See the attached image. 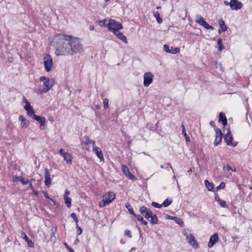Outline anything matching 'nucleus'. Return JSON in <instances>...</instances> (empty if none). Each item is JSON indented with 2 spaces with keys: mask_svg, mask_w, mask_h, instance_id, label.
<instances>
[{
  "mask_svg": "<svg viewBox=\"0 0 252 252\" xmlns=\"http://www.w3.org/2000/svg\"><path fill=\"white\" fill-rule=\"evenodd\" d=\"M52 43L56 44L57 56L72 55L83 51V46L78 38L61 32L55 34Z\"/></svg>",
  "mask_w": 252,
  "mask_h": 252,
  "instance_id": "f257e3e1",
  "label": "nucleus"
},
{
  "mask_svg": "<svg viewBox=\"0 0 252 252\" xmlns=\"http://www.w3.org/2000/svg\"><path fill=\"white\" fill-rule=\"evenodd\" d=\"M39 80L43 82V88L42 89L39 90L40 93H46L48 92L54 86V80L53 79H50L46 76H41Z\"/></svg>",
  "mask_w": 252,
  "mask_h": 252,
  "instance_id": "f03ea898",
  "label": "nucleus"
},
{
  "mask_svg": "<svg viewBox=\"0 0 252 252\" xmlns=\"http://www.w3.org/2000/svg\"><path fill=\"white\" fill-rule=\"evenodd\" d=\"M115 194L114 192L112 191L107 192V194L103 195L102 200L99 202V206L103 207L109 204L115 199Z\"/></svg>",
  "mask_w": 252,
  "mask_h": 252,
  "instance_id": "7ed1b4c3",
  "label": "nucleus"
},
{
  "mask_svg": "<svg viewBox=\"0 0 252 252\" xmlns=\"http://www.w3.org/2000/svg\"><path fill=\"white\" fill-rule=\"evenodd\" d=\"M123 28V25L121 23L116 21L114 19H110L108 22V30L114 32L117 30H121Z\"/></svg>",
  "mask_w": 252,
  "mask_h": 252,
  "instance_id": "20e7f679",
  "label": "nucleus"
},
{
  "mask_svg": "<svg viewBox=\"0 0 252 252\" xmlns=\"http://www.w3.org/2000/svg\"><path fill=\"white\" fill-rule=\"evenodd\" d=\"M43 64L45 70L46 72H50L51 70L53 65V61L51 56L49 54H46L43 58Z\"/></svg>",
  "mask_w": 252,
  "mask_h": 252,
  "instance_id": "39448f33",
  "label": "nucleus"
},
{
  "mask_svg": "<svg viewBox=\"0 0 252 252\" xmlns=\"http://www.w3.org/2000/svg\"><path fill=\"white\" fill-rule=\"evenodd\" d=\"M233 138L231 133L230 130L229 129L227 133L224 137V141L226 143L227 145L232 146V147H236L237 144V142H233Z\"/></svg>",
  "mask_w": 252,
  "mask_h": 252,
  "instance_id": "423d86ee",
  "label": "nucleus"
},
{
  "mask_svg": "<svg viewBox=\"0 0 252 252\" xmlns=\"http://www.w3.org/2000/svg\"><path fill=\"white\" fill-rule=\"evenodd\" d=\"M143 84L145 87H148L153 82L154 75L151 72H147L144 74Z\"/></svg>",
  "mask_w": 252,
  "mask_h": 252,
  "instance_id": "0eeeda50",
  "label": "nucleus"
},
{
  "mask_svg": "<svg viewBox=\"0 0 252 252\" xmlns=\"http://www.w3.org/2000/svg\"><path fill=\"white\" fill-rule=\"evenodd\" d=\"M140 213L148 220L150 219V215H152V211L145 206H142L139 208Z\"/></svg>",
  "mask_w": 252,
  "mask_h": 252,
  "instance_id": "6e6552de",
  "label": "nucleus"
},
{
  "mask_svg": "<svg viewBox=\"0 0 252 252\" xmlns=\"http://www.w3.org/2000/svg\"><path fill=\"white\" fill-rule=\"evenodd\" d=\"M229 6L232 10H238L243 7V4L238 0H230Z\"/></svg>",
  "mask_w": 252,
  "mask_h": 252,
  "instance_id": "1a4fd4ad",
  "label": "nucleus"
},
{
  "mask_svg": "<svg viewBox=\"0 0 252 252\" xmlns=\"http://www.w3.org/2000/svg\"><path fill=\"white\" fill-rule=\"evenodd\" d=\"M187 240L188 243L192 246L194 248L197 249L199 247L198 243L197 242L195 237L192 234H189L186 235Z\"/></svg>",
  "mask_w": 252,
  "mask_h": 252,
  "instance_id": "9d476101",
  "label": "nucleus"
},
{
  "mask_svg": "<svg viewBox=\"0 0 252 252\" xmlns=\"http://www.w3.org/2000/svg\"><path fill=\"white\" fill-rule=\"evenodd\" d=\"M122 170L125 175L130 180L135 181L137 178L129 172L128 168L125 165H122Z\"/></svg>",
  "mask_w": 252,
  "mask_h": 252,
  "instance_id": "9b49d317",
  "label": "nucleus"
},
{
  "mask_svg": "<svg viewBox=\"0 0 252 252\" xmlns=\"http://www.w3.org/2000/svg\"><path fill=\"white\" fill-rule=\"evenodd\" d=\"M163 50L167 53L175 54L176 53H178L180 52V49L178 47H171V49H170V47L167 44H165L163 46Z\"/></svg>",
  "mask_w": 252,
  "mask_h": 252,
  "instance_id": "f8f14e48",
  "label": "nucleus"
},
{
  "mask_svg": "<svg viewBox=\"0 0 252 252\" xmlns=\"http://www.w3.org/2000/svg\"><path fill=\"white\" fill-rule=\"evenodd\" d=\"M218 240L219 237L218 233H215L210 237L209 241L208 243V247L209 248L213 247L214 245L218 241Z\"/></svg>",
  "mask_w": 252,
  "mask_h": 252,
  "instance_id": "ddd939ff",
  "label": "nucleus"
},
{
  "mask_svg": "<svg viewBox=\"0 0 252 252\" xmlns=\"http://www.w3.org/2000/svg\"><path fill=\"white\" fill-rule=\"evenodd\" d=\"M21 237L23 238L26 242L28 243V245L31 248L34 247V243L32 242V240L29 238L27 236V234L25 232L22 231L20 233Z\"/></svg>",
  "mask_w": 252,
  "mask_h": 252,
  "instance_id": "4468645a",
  "label": "nucleus"
},
{
  "mask_svg": "<svg viewBox=\"0 0 252 252\" xmlns=\"http://www.w3.org/2000/svg\"><path fill=\"white\" fill-rule=\"evenodd\" d=\"M45 171V185L48 187H50L51 185V179L50 178V174L48 168H46L44 169Z\"/></svg>",
  "mask_w": 252,
  "mask_h": 252,
  "instance_id": "2eb2a0df",
  "label": "nucleus"
},
{
  "mask_svg": "<svg viewBox=\"0 0 252 252\" xmlns=\"http://www.w3.org/2000/svg\"><path fill=\"white\" fill-rule=\"evenodd\" d=\"M34 120L37 121L40 125L39 128L41 130L43 129V126H44L46 123V119L44 117L39 116H34Z\"/></svg>",
  "mask_w": 252,
  "mask_h": 252,
  "instance_id": "dca6fc26",
  "label": "nucleus"
},
{
  "mask_svg": "<svg viewBox=\"0 0 252 252\" xmlns=\"http://www.w3.org/2000/svg\"><path fill=\"white\" fill-rule=\"evenodd\" d=\"M93 152H94L97 157L100 159V161H103L104 160L102 151L99 147L96 146H94L93 147Z\"/></svg>",
  "mask_w": 252,
  "mask_h": 252,
  "instance_id": "f3484780",
  "label": "nucleus"
},
{
  "mask_svg": "<svg viewBox=\"0 0 252 252\" xmlns=\"http://www.w3.org/2000/svg\"><path fill=\"white\" fill-rule=\"evenodd\" d=\"M219 122H221L223 126H225L227 125V120L226 119L225 114L222 112H221L219 114Z\"/></svg>",
  "mask_w": 252,
  "mask_h": 252,
  "instance_id": "a211bd4d",
  "label": "nucleus"
},
{
  "mask_svg": "<svg viewBox=\"0 0 252 252\" xmlns=\"http://www.w3.org/2000/svg\"><path fill=\"white\" fill-rule=\"evenodd\" d=\"M113 33L116 36L117 38L123 41L124 42L126 43L127 42L126 37L124 35L122 32H120L119 30H117V32L116 31Z\"/></svg>",
  "mask_w": 252,
  "mask_h": 252,
  "instance_id": "6ab92c4d",
  "label": "nucleus"
},
{
  "mask_svg": "<svg viewBox=\"0 0 252 252\" xmlns=\"http://www.w3.org/2000/svg\"><path fill=\"white\" fill-rule=\"evenodd\" d=\"M19 120L21 122V126L22 127H27L29 126L30 122L26 120L25 117L23 115L19 117Z\"/></svg>",
  "mask_w": 252,
  "mask_h": 252,
  "instance_id": "aec40b11",
  "label": "nucleus"
},
{
  "mask_svg": "<svg viewBox=\"0 0 252 252\" xmlns=\"http://www.w3.org/2000/svg\"><path fill=\"white\" fill-rule=\"evenodd\" d=\"M205 185L209 191L215 192L214 185L213 183L210 182L208 180H205L204 181Z\"/></svg>",
  "mask_w": 252,
  "mask_h": 252,
  "instance_id": "412c9836",
  "label": "nucleus"
},
{
  "mask_svg": "<svg viewBox=\"0 0 252 252\" xmlns=\"http://www.w3.org/2000/svg\"><path fill=\"white\" fill-rule=\"evenodd\" d=\"M148 220L153 225L158 224V220L157 215L154 214L153 212H152V215H150V219Z\"/></svg>",
  "mask_w": 252,
  "mask_h": 252,
  "instance_id": "4be33fe9",
  "label": "nucleus"
},
{
  "mask_svg": "<svg viewBox=\"0 0 252 252\" xmlns=\"http://www.w3.org/2000/svg\"><path fill=\"white\" fill-rule=\"evenodd\" d=\"M63 157V160L66 162V163L68 164H71L72 163V157L71 154L67 153Z\"/></svg>",
  "mask_w": 252,
  "mask_h": 252,
  "instance_id": "5701e85b",
  "label": "nucleus"
},
{
  "mask_svg": "<svg viewBox=\"0 0 252 252\" xmlns=\"http://www.w3.org/2000/svg\"><path fill=\"white\" fill-rule=\"evenodd\" d=\"M218 23L221 29L222 32H225L227 29L224 21L221 18L218 20Z\"/></svg>",
  "mask_w": 252,
  "mask_h": 252,
  "instance_id": "b1692460",
  "label": "nucleus"
},
{
  "mask_svg": "<svg viewBox=\"0 0 252 252\" xmlns=\"http://www.w3.org/2000/svg\"><path fill=\"white\" fill-rule=\"evenodd\" d=\"M84 143L86 145H88L89 144H92L93 146V147L94 146H95V142L94 140H91L88 136H85L84 137Z\"/></svg>",
  "mask_w": 252,
  "mask_h": 252,
  "instance_id": "393cba45",
  "label": "nucleus"
},
{
  "mask_svg": "<svg viewBox=\"0 0 252 252\" xmlns=\"http://www.w3.org/2000/svg\"><path fill=\"white\" fill-rule=\"evenodd\" d=\"M153 15L156 18L158 24H160L162 23L163 20L162 18H160L159 13L158 11H154Z\"/></svg>",
  "mask_w": 252,
  "mask_h": 252,
  "instance_id": "a878e982",
  "label": "nucleus"
},
{
  "mask_svg": "<svg viewBox=\"0 0 252 252\" xmlns=\"http://www.w3.org/2000/svg\"><path fill=\"white\" fill-rule=\"evenodd\" d=\"M196 22L198 23L199 25L203 26V25H204V24L206 23V21L205 20V19H204V18L201 16H199V15H198L196 17Z\"/></svg>",
  "mask_w": 252,
  "mask_h": 252,
  "instance_id": "bb28decb",
  "label": "nucleus"
},
{
  "mask_svg": "<svg viewBox=\"0 0 252 252\" xmlns=\"http://www.w3.org/2000/svg\"><path fill=\"white\" fill-rule=\"evenodd\" d=\"M181 127V128L182 129V134L185 136L186 141L187 142H189L190 141V138H189V137L188 136V135L187 134V132L186 131L184 125H182Z\"/></svg>",
  "mask_w": 252,
  "mask_h": 252,
  "instance_id": "cd10ccee",
  "label": "nucleus"
},
{
  "mask_svg": "<svg viewBox=\"0 0 252 252\" xmlns=\"http://www.w3.org/2000/svg\"><path fill=\"white\" fill-rule=\"evenodd\" d=\"M125 207L127 209L128 211L129 212V213L130 214H131L132 215H135L134 210L132 209V208L129 203L127 202L126 203Z\"/></svg>",
  "mask_w": 252,
  "mask_h": 252,
  "instance_id": "c85d7f7f",
  "label": "nucleus"
},
{
  "mask_svg": "<svg viewBox=\"0 0 252 252\" xmlns=\"http://www.w3.org/2000/svg\"><path fill=\"white\" fill-rule=\"evenodd\" d=\"M173 220L177 224H178L180 226L183 227L184 226V222L180 218H178L176 216H175L173 218Z\"/></svg>",
  "mask_w": 252,
  "mask_h": 252,
  "instance_id": "c756f323",
  "label": "nucleus"
},
{
  "mask_svg": "<svg viewBox=\"0 0 252 252\" xmlns=\"http://www.w3.org/2000/svg\"><path fill=\"white\" fill-rule=\"evenodd\" d=\"M23 99H24V101L26 103V105L24 106V109L26 111H28L32 108V107L31 105V104L29 102V101L25 97H24Z\"/></svg>",
  "mask_w": 252,
  "mask_h": 252,
  "instance_id": "7c9ffc66",
  "label": "nucleus"
},
{
  "mask_svg": "<svg viewBox=\"0 0 252 252\" xmlns=\"http://www.w3.org/2000/svg\"><path fill=\"white\" fill-rule=\"evenodd\" d=\"M108 21H107L106 19H104L103 20H99L97 22L98 23V25L100 27H107L108 28Z\"/></svg>",
  "mask_w": 252,
  "mask_h": 252,
  "instance_id": "2f4dec72",
  "label": "nucleus"
},
{
  "mask_svg": "<svg viewBox=\"0 0 252 252\" xmlns=\"http://www.w3.org/2000/svg\"><path fill=\"white\" fill-rule=\"evenodd\" d=\"M64 202L68 208L71 207V199L69 197H64Z\"/></svg>",
  "mask_w": 252,
  "mask_h": 252,
  "instance_id": "473e14b6",
  "label": "nucleus"
},
{
  "mask_svg": "<svg viewBox=\"0 0 252 252\" xmlns=\"http://www.w3.org/2000/svg\"><path fill=\"white\" fill-rule=\"evenodd\" d=\"M147 127L151 131H155L157 129V126H155L152 123H148L147 125Z\"/></svg>",
  "mask_w": 252,
  "mask_h": 252,
  "instance_id": "72a5a7b5",
  "label": "nucleus"
},
{
  "mask_svg": "<svg viewBox=\"0 0 252 252\" xmlns=\"http://www.w3.org/2000/svg\"><path fill=\"white\" fill-rule=\"evenodd\" d=\"M172 199H166L162 203V207H167L169 206L172 203Z\"/></svg>",
  "mask_w": 252,
  "mask_h": 252,
  "instance_id": "f704fd0d",
  "label": "nucleus"
},
{
  "mask_svg": "<svg viewBox=\"0 0 252 252\" xmlns=\"http://www.w3.org/2000/svg\"><path fill=\"white\" fill-rule=\"evenodd\" d=\"M217 44L219 46V51H222L224 49V46L222 45V39L221 38H218Z\"/></svg>",
  "mask_w": 252,
  "mask_h": 252,
  "instance_id": "c9c22d12",
  "label": "nucleus"
},
{
  "mask_svg": "<svg viewBox=\"0 0 252 252\" xmlns=\"http://www.w3.org/2000/svg\"><path fill=\"white\" fill-rule=\"evenodd\" d=\"M27 111L28 115L32 118L33 119H34V116H36V115L35 114L33 108H32Z\"/></svg>",
  "mask_w": 252,
  "mask_h": 252,
  "instance_id": "e433bc0d",
  "label": "nucleus"
},
{
  "mask_svg": "<svg viewBox=\"0 0 252 252\" xmlns=\"http://www.w3.org/2000/svg\"><path fill=\"white\" fill-rule=\"evenodd\" d=\"M214 130L215 131L216 136L222 137V133L220 128L215 127Z\"/></svg>",
  "mask_w": 252,
  "mask_h": 252,
  "instance_id": "4c0bfd02",
  "label": "nucleus"
},
{
  "mask_svg": "<svg viewBox=\"0 0 252 252\" xmlns=\"http://www.w3.org/2000/svg\"><path fill=\"white\" fill-rule=\"evenodd\" d=\"M225 187V184L224 182H221L220 184L215 189V191H217L219 189H224Z\"/></svg>",
  "mask_w": 252,
  "mask_h": 252,
  "instance_id": "58836bf2",
  "label": "nucleus"
},
{
  "mask_svg": "<svg viewBox=\"0 0 252 252\" xmlns=\"http://www.w3.org/2000/svg\"><path fill=\"white\" fill-rule=\"evenodd\" d=\"M222 137L216 136L215 140L214 142V144L215 146H218L222 140Z\"/></svg>",
  "mask_w": 252,
  "mask_h": 252,
  "instance_id": "ea45409f",
  "label": "nucleus"
},
{
  "mask_svg": "<svg viewBox=\"0 0 252 252\" xmlns=\"http://www.w3.org/2000/svg\"><path fill=\"white\" fill-rule=\"evenodd\" d=\"M219 204H220V205L221 207H223V208H228V206L226 204V202L224 200H222L221 199H220L219 202H218Z\"/></svg>",
  "mask_w": 252,
  "mask_h": 252,
  "instance_id": "a19ab883",
  "label": "nucleus"
},
{
  "mask_svg": "<svg viewBox=\"0 0 252 252\" xmlns=\"http://www.w3.org/2000/svg\"><path fill=\"white\" fill-rule=\"evenodd\" d=\"M70 217L75 221V222H76V224H78V218H77L76 215L74 213H72L71 214Z\"/></svg>",
  "mask_w": 252,
  "mask_h": 252,
  "instance_id": "79ce46f5",
  "label": "nucleus"
},
{
  "mask_svg": "<svg viewBox=\"0 0 252 252\" xmlns=\"http://www.w3.org/2000/svg\"><path fill=\"white\" fill-rule=\"evenodd\" d=\"M76 228H77V231H76V234L77 236H78L80 235H81L82 233V229L81 227H80L78 224H76Z\"/></svg>",
  "mask_w": 252,
  "mask_h": 252,
  "instance_id": "37998d69",
  "label": "nucleus"
},
{
  "mask_svg": "<svg viewBox=\"0 0 252 252\" xmlns=\"http://www.w3.org/2000/svg\"><path fill=\"white\" fill-rule=\"evenodd\" d=\"M20 181L24 185H27V184L29 183V182H30L29 180H25V178L21 177H20Z\"/></svg>",
  "mask_w": 252,
  "mask_h": 252,
  "instance_id": "c03bdc74",
  "label": "nucleus"
},
{
  "mask_svg": "<svg viewBox=\"0 0 252 252\" xmlns=\"http://www.w3.org/2000/svg\"><path fill=\"white\" fill-rule=\"evenodd\" d=\"M63 245L65 247V248L68 250L69 252H74L73 249L70 247L66 242H63Z\"/></svg>",
  "mask_w": 252,
  "mask_h": 252,
  "instance_id": "a18cd8bd",
  "label": "nucleus"
},
{
  "mask_svg": "<svg viewBox=\"0 0 252 252\" xmlns=\"http://www.w3.org/2000/svg\"><path fill=\"white\" fill-rule=\"evenodd\" d=\"M203 27L207 30H213L214 29V27L209 25L207 22H206Z\"/></svg>",
  "mask_w": 252,
  "mask_h": 252,
  "instance_id": "49530a36",
  "label": "nucleus"
},
{
  "mask_svg": "<svg viewBox=\"0 0 252 252\" xmlns=\"http://www.w3.org/2000/svg\"><path fill=\"white\" fill-rule=\"evenodd\" d=\"M203 27L207 30H213L214 29V27L209 25L207 22H206Z\"/></svg>",
  "mask_w": 252,
  "mask_h": 252,
  "instance_id": "de8ad7c7",
  "label": "nucleus"
},
{
  "mask_svg": "<svg viewBox=\"0 0 252 252\" xmlns=\"http://www.w3.org/2000/svg\"><path fill=\"white\" fill-rule=\"evenodd\" d=\"M151 204L154 207L156 208H160L162 207V204H160L156 202H153Z\"/></svg>",
  "mask_w": 252,
  "mask_h": 252,
  "instance_id": "09e8293b",
  "label": "nucleus"
},
{
  "mask_svg": "<svg viewBox=\"0 0 252 252\" xmlns=\"http://www.w3.org/2000/svg\"><path fill=\"white\" fill-rule=\"evenodd\" d=\"M103 101L104 108L106 109L108 107L109 100L107 98H104Z\"/></svg>",
  "mask_w": 252,
  "mask_h": 252,
  "instance_id": "8fccbe9b",
  "label": "nucleus"
},
{
  "mask_svg": "<svg viewBox=\"0 0 252 252\" xmlns=\"http://www.w3.org/2000/svg\"><path fill=\"white\" fill-rule=\"evenodd\" d=\"M125 235L129 238H132V235L131 231L129 230L126 229L125 231Z\"/></svg>",
  "mask_w": 252,
  "mask_h": 252,
  "instance_id": "3c124183",
  "label": "nucleus"
},
{
  "mask_svg": "<svg viewBox=\"0 0 252 252\" xmlns=\"http://www.w3.org/2000/svg\"><path fill=\"white\" fill-rule=\"evenodd\" d=\"M133 216L139 221H141L142 220H143V217L140 215H136V214H135V215Z\"/></svg>",
  "mask_w": 252,
  "mask_h": 252,
  "instance_id": "603ef678",
  "label": "nucleus"
},
{
  "mask_svg": "<svg viewBox=\"0 0 252 252\" xmlns=\"http://www.w3.org/2000/svg\"><path fill=\"white\" fill-rule=\"evenodd\" d=\"M56 231H57V228H55L54 230L52 229L51 233V239L53 237H55V238L56 237H55V234H56Z\"/></svg>",
  "mask_w": 252,
  "mask_h": 252,
  "instance_id": "864d4df0",
  "label": "nucleus"
},
{
  "mask_svg": "<svg viewBox=\"0 0 252 252\" xmlns=\"http://www.w3.org/2000/svg\"><path fill=\"white\" fill-rule=\"evenodd\" d=\"M59 153L63 157L65 155V154H66L67 153V152H65L64 151L63 149H61L59 150Z\"/></svg>",
  "mask_w": 252,
  "mask_h": 252,
  "instance_id": "5fc2aeb1",
  "label": "nucleus"
},
{
  "mask_svg": "<svg viewBox=\"0 0 252 252\" xmlns=\"http://www.w3.org/2000/svg\"><path fill=\"white\" fill-rule=\"evenodd\" d=\"M43 193L44 194V196H45V197L48 199H49L50 200V199H52L51 198H50L48 194V192L47 191H43Z\"/></svg>",
  "mask_w": 252,
  "mask_h": 252,
  "instance_id": "6e6d98bb",
  "label": "nucleus"
},
{
  "mask_svg": "<svg viewBox=\"0 0 252 252\" xmlns=\"http://www.w3.org/2000/svg\"><path fill=\"white\" fill-rule=\"evenodd\" d=\"M220 200V198L219 195L217 193L215 194V200L217 201L218 202Z\"/></svg>",
  "mask_w": 252,
  "mask_h": 252,
  "instance_id": "4d7b16f0",
  "label": "nucleus"
},
{
  "mask_svg": "<svg viewBox=\"0 0 252 252\" xmlns=\"http://www.w3.org/2000/svg\"><path fill=\"white\" fill-rule=\"evenodd\" d=\"M210 125L213 126L214 127V129L215 130V128H218L216 126V125H215V123L214 121H212L210 122Z\"/></svg>",
  "mask_w": 252,
  "mask_h": 252,
  "instance_id": "13d9d810",
  "label": "nucleus"
},
{
  "mask_svg": "<svg viewBox=\"0 0 252 252\" xmlns=\"http://www.w3.org/2000/svg\"><path fill=\"white\" fill-rule=\"evenodd\" d=\"M70 194V191L67 190H65V192L63 195V198L64 197H68V195Z\"/></svg>",
  "mask_w": 252,
  "mask_h": 252,
  "instance_id": "bf43d9fd",
  "label": "nucleus"
},
{
  "mask_svg": "<svg viewBox=\"0 0 252 252\" xmlns=\"http://www.w3.org/2000/svg\"><path fill=\"white\" fill-rule=\"evenodd\" d=\"M140 222H141V224H143L145 225H147V224H148L147 221L145 220H144V219H143V220H142Z\"/></svg>",
  "mask_w": 252,
  "mask_h": 252,
  "instance_id": "052dcab7",
  "label": "nucleus"
},
{
  "mask_svg": "<svg viewBox=\"0 0 252 252\" xmlns=\"http://www.w3.org/2000/svg\"><path fill=\"white\" fill-rule=\"evenodd\" d=\"M79 242H80V241H79V238L77 237L74 242V244L77 245Z\"/></svg>",
  "mask_w": 252,
  "mask_h": 252,
  "instance_id": "680f3d73",
  "label": "nucleus"
},
{
  "mask_svg": "<svg viewBox=\"0 0 252 252\" xmlns=\"http://www.w3.org/2000/svg\"><path fill=\"white\" fill-rule=\"evenodd\" d=\"M19 178L20 177H19L18 176L14 177V179H13V181L15 182H18L19 180H20Z\"/></svg>",
  "mask_w": 252,
  "mask_h": 252,
  "instance_id": "e2e57ef3",
  "label": "nucleus"
},
{
  "mask_svg": "<svg viewBox=\"0 0 252 252\" xmlns=\"http://www.w3.org/2000/svg\"><path fill=\"white\" fill-rule=\"evenodd\" d=\"M32 191V193L37 197H38V191L35 190V189H34Z\"/></svg>",
  "mask_w": 252,
  "mask_h": 252,
  "instance_id": "0e129e2a",
  "label": "nucleus"
},
{
  "mask_svg": "<svg viewBox=\"0 0 252 252\" xmlns=\"http://www.w3.org/2000/svg\"><path fill=\"white\" fill-rule=\"evenodd\" d=\"M28 184H29V187L30 188V189H32V190H33L34 189V188H33V187L32 185V183L31 182Z\"/></svg>",
  "mask_w": 252,
  "mask_h": 252,
  "instance_id": "69168bd1",
  "label": "nucleus"
},
{
  "mask_svg": "<svg viewBox=\"0 0 252 252\" xmlns=\"http://www.w3.org/2000/svg\"><path fill=\"white\" fill-rule=\"evenodd\" d=\"M226 169L227 171H229V170H232V167H231L230 165L227 164V166H226Z\"/></svg>",
  "mask_w": 252,
  "mask_h": 252,
  "instance_id": "338daca9",
  "label": "nucleus"
},
{
  "mask_svg": "<svg viewBox=\"0 0 252 252\" xmlns=\"http://www.w3.org/2000/svg\"><path fill=\"white\" fill-rule=\"evenodd\" d=\"M50 200L53 202L54 205L58 206V203L55 200H54L52 198L50 199Z\"/></svg>",
  "mask_w": 252,
  "mask_h": 252,
  "instance_id": "774afa93",
  "label": "nucleus"
}]
</instances>
